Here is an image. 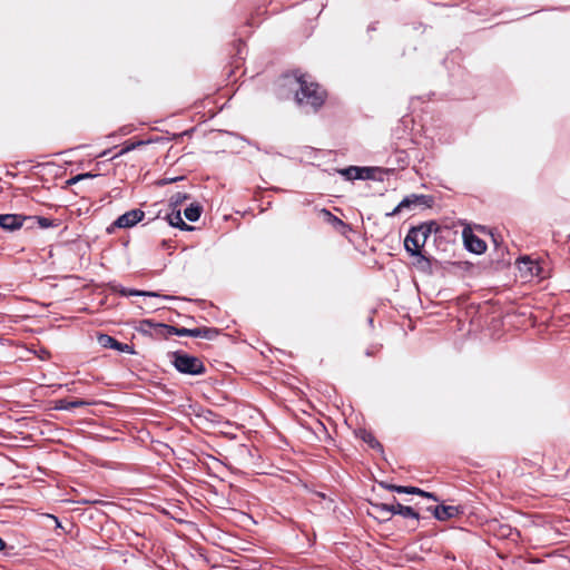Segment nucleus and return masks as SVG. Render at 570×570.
<instances>
[{
    "mask_svg": "<svg viewBox=\"0 0 570 570\" xmlns=\"http://www.w3.org/2000/svg\"><path fill=\"white\" fill-rule=\"evenodd\" d=\"M283 86L295 92V99L299 105L317 108L325 99L324 90L304 75L285 77Z\"/></svg>",
    "mask_w": 570,
    "mask_h": 570,
    "instance_id": "nucleus-1",
    "label": "nucleus"
},
{
    "mask_svg": "<svg viewBox=\"0 0 570 570\" xmlns=\"http://www.w3.org/2000/svg\"><path fill=\"white\" fill-rule=\"evenodd\" d=\"M439 225L435 222L423 223L417 227H413L404 240V246L411 255H419L425 245L431 233H436Z\"/></svg>",
    "mask_w": 570,
    "mask_h": 570,
    "instance_id": "nucleus-2",
    "label": "nucleus"
},
{
    "mask_svg": "<svg viewBox=\"0 0 570 570\" xmlns=\"http://www.w3.org/2000/svg\"><path fill=\"white\" fill-rule=\"evenodd\" d=\"M173 364L181 373L198 375L205 371L203 362L196 357L184 353L173 354Z\"/></svg>",
    "mask_w": 570,
    "mask_h": 570,
    "instance_id": "nucleus-3",
    "label": "nucleus"
},
{
    "mask_svg": "<svg viewBox=\"0 0 570 570\" xmlns=\"http://www.w3.org/2000/svg\"><path fill=\"white\" fill-rule=\"evenodd\" d=\"M340 175L346 178H372L374 176L390 175L389 170L381 167H356L350 166L347 168L340 169Z\"/></svg>",
    "mask_w": 570,
    "mask_h": 570,
    "instance_id": "nucleus-4",
    "label": "nucleus"
},
{
    "mask_svg": "<svg viewBox=\"0 0 570 570\" xmlns=\"http://www.w3.org/2000/svg\"><path fill=\"white\" fill-rule=\"evenodd\" d=\"M518 269L520 272V277L529 282L534 277H541V267L539 264L529 257H522L517 262Z\"/></svg>",
    "mask_w": 570,
    "mask_h": 570,
    "instance_id": "nucleus-5",
    "label": "nucleus"
},
{
    "mask_svg": "<svg viewBox=\"0 0 570 570\" xmlns=\"http://www.w3.org/2000/svg\"><path fill=\"white\" fill-rule=\"evenodd\" d=\"M433 202L434 199L432 196L411 195L405 197L390 215H395L396 213H400L403 208H410L411 206L431 207Z\"/></svg>",
    "mask_w": 570,
    "mask_h": 570,
    "instance_id": "nucleus-6",
    "label": "nucleus"
},
{
    "mask_svg": "<svg viewBox=\"0 0 570 570\" xmlns=\"http://www.w3.org/2000/svg\"><path fill=\"white\" fill-rule=\"evenodd\" d=\"M373 509L377 512L386 511L391 514H401L403 517H411L414 519H419V514L411 507H405L400 503H396V504L375 503V504H373Z\"/></svg>",
    "mask_w": 570,
    "mask_h": 570,
    "instance_id": "nucleus-7",
    "label": "nucleus"
},
{
    "mask_svg": "<svg viewBox=\"0 0 570 570\" xmlns=\"http://www.w3.org/2000/svg\"><path fill=\"white\" fill-rule=\"evenodd\" d=\"M145 214L142 210L139 209H132L130 212L125 213L121 215L116 222L115 225L119 228H128L136 225L138 222H140L144 218Z\"/></svg>",
    "mask_w": 570,
    "mask_h": 570,
    "instance_id": "nucleus-8",
    "label": "nucleus"
},
{
    "mask_svg": "<svg viewBox=\"0 0 570 570\" xmlns=\"http://www.w3.org/2000/svg\"><path fill=\"white\" fill-rule=\"evenodd\" d=\"M463 239L468 249L475 254H481L487 248L485 243L475 235H473L470 228L463 229Z\"/></svg>",
    "mask_w": 570,
    "mask_h": 570,
    "instance_id": "nucleus-9",
    "label": "nucleus"
},
{
    "mask_svg": "<svg viewBox=\"0 0 570 570\" xmlns=\"http://www.w3.org/2000/svg\"><path fill=\"white\" fill-rule=\"evenodd\" d=\"M381 485H383L384 488H386V489H389L391 491H395V492H399V493L419 494V495L432 499L434 501H438L436 497L433 493L425 492V491H423V490H421L419 488L401 487V485L384 484V483H381Z\"/></svg>",
    "mask_w": 570,
    "mask_h": 570,
    "instance_id": "nucleus-10",
    "label": "nucleus"
},
{
    "mask_svg": "<svg viewBox=\"0 0 570 570\" xmlns=\"http://www.w3.org/2000/svg\"><path fill=\"white\" fill-rule=\"evenodd\" d=\"M23 220H24V217L19 216V215H11V214L0 215V226L3 229H8V230H14V229L20 228L22 226Z\"/></svg>",
    "mask_w": 570,
    "mask_h": 570,
    "instance_id": "nucleus-11",
    "label": "nucleus"
},
{
    "mask_svg": "<svg viewBox=\"0 0 570 570\" xmlns=\"http://www.w3.org/2000/svg\"><path fill=\"white\" fill-rule=\"evenodd\" d=\"M98 343L105 348H115L120 352H131L128 344L119 343L114 337L106 334L98 336Z\"/></svg>",
    "mask_w": 570,
    "mask_h": 570,
    "instance_id": "nucleus-12",
    "label": "nucleus"
},
{
    "mask_svg": "<svg viewBox=\"0 0 570 570\" xmlns=\"http://www.w3.org/2000/svg\"><path fill=\"white\" fill-rule=\"evenodd\" d=\"M432 512L438 520L445 521V520H449V519L458 515L459 510H458V508L452 507V505H439V507H435L432 510Z\"/></svg>",
    "mask_w": 570,
    "mask_h": 570,
    "instance_id": "nucleus-13",
    "label": "nucleus"
},
{
    "mask_svg": "<svg viewBox=\"0 0 570 570\" xmlns=\"http://www.w3.org/2000/svg\"><path fill=\"white\" fill-rule=\"evenodd\" d=\"M94 403L95 402H89V401H85V400H67V399H63V400H58V401L55 402V409L56 410H71L73 407L90 405V404H94Z\"/></svg>",
    "mask_w": 570,
    "mask_h": 570,
    "instance_id": "nucleus-14",
    "label": "nucleus"
},
{
    "mask_svg": "<svg viewBox=\"0 0 570 570\" xmlns=\"http://www.w3.org/2000/svg\"><path fill=\"white\" fill-rule=\"evenodd\" d=\"M322 215L324 218L332 224L338 232L344 233V229L346 228V225L337 217L332 215L330 212L323 209Z\"/></svg>",
    "mask_w": 570,
    "mask_h": 570,
    "instance_id": "nucleus-15",
    "label": "nucleus"
},
{
    "mask_svg": "<svg viewBox=\"0 0 570 570\" xmlns=\"http://www.w3.org/2000/svg\"><path fill=\"white\" fill-rule=\"evenodd\" d=\"M357 436L366 442L371 448L380 450L382 449L381 444L376 441L371 432H367L366 430H360L357 432Z\"/></svg>",
    "mask_w": 570,
    "mask_h": 570,
    "instance_id": "nucleus-16",
    "label": "nucleus"
},
{
    "mask_svg": "<svg viewBox=\"0 0 570 570\" xmlns=\"http://www.w3.org/2000/svg\"><path fill=\"white\" fill-rule=\"evenodd\" d=\"M157 327L165 330L167 335L175 334L178 336H189V328H185V327L177 328V327L164 325V324H158Z\"/></svg>",
    "mask_w": 570,
    "mask_h": 570,
    "instance_id": "nucleus-17",
    "label": "nucleus"
},
{
    "mask_svg": "<svg viewBox=\"0 0 570 570\" xmlns=\"http://www.w3.org/2000/svg\"><path fill=\"white\" fill-rule=\"evenodd\" d=\"M185 217L190 222H196L200 216V207L198 205H190L184 212Z\"/></svg>",
    "mask_w": 570,
    "mask_h": 570,
    "instance_id": "nucleus-18",
    "label": "nucleus"
},
{
    "mask_svg": "<svg viewBox=\"0 0 570 570\" xmlns=\"http://www.w3.org/2000/svg\"><path fill=\"white\" fill-rule=\"evenodd\" d=\"M168 220L170 223V225L173 226H177V227H185L186 224L185 222L183 220L181 216H180V212H176V213H173L168 216Z\"/></svg>",
    "mask_w": 570,
    "mask_h": 570,
    "instance_id": "nucleus-19",
    "label": "nucleus"
},
{
    "mask_svg": "<svg viewBox=\"0 0 570 570\" xmlns=\"http://www.w3.org/2000/svg\"><path fill=\"white\" fill-rule=\"evenodd\" d=\"M209 330L207 328H193L189 330V336L198 337V336H206Z\"/></svg>",
    "mask_w": 570,
    "mask_h": 570,
    "instance_id": "nucleus-20",
    "label": "nucleus"
},
{
    "mask_svg": "<svg viewBox=\"0 0 570 570\" xmlns=\"http://www.w3.org/2000/svg\"><path fill=\"white\" fill-rule=\"evenodd\" d=\"M38 223L42 228H48V227L52 226V222L45 217H40L38 219Z\"/></svg>",
    "mask_w": 570,
    "mask_h": 570,
    "instance_id": "nucleus-21",
    "label": "nucleus"
},
{
    "mask_svg": "<svg viewBox=\"0 0 570 570\" xmlns=\"http://www.w3.org/2000/svg\"><path fill=\"white\" fill-rule=\"evenodd\" d=\"M128 295H148V296H157L156 293L153 292H128Z\"/></svg>",
    "mask_w": 570,
    "mask_h": 570,
    "instance_id": "nucleus-22",
    "label": "nucleus"
},
{
    "mask_svg": "<svg viewBox=\"0 0 570 570\" xmlns=\"http://www.w3.org/2000/svg\"><path fill=\"white\" fill-rule=\"evenodd\" d=\"M97 175H94V174H90V173H85V174H78L76 176H73L72 178H80V179H83V178H96Z\"/></svg>",
    "mask_w": 570,
    "mask_h": 570,
    "instance_id": "nucleus-23",
    "label": "nucleus"
},
{
    "mask_svg": "<svg viewBox=\"0 0 570 570\" xmlns=\"http://www.w3.org/2000/svg\"><path fill=\"white\" fill-rule=\"evenodd\" d=\"M215 416H216V415H215L213 412H210V411H207V412L205 413V415H204V417H205L206 420L212 421V422H214V421H215V420H214V417H215Z\"/></svg>",
    "mask_w": 570,
    "mask_h": 570,
    "instance_id": "nucleus-24",
    "label": "nucleus"
},
{
    "mask_svg": "<svg viewBox=\"0 0 570 570\" xmlns=\"http://www.w3.org/2000/svg\"><path fill=\"white\" fill-rule=\"evenodd\" d=\"M47 517L55 521L57 528H61V523L59 522V520L55 515L47 514Z\"/></svg>",
    "mask_w": 570,
    "mask_h": 570,
    "instance_id": "nucleus-25",
    "label": "nucleus"
},
{
    "mask_svg": "<svg viewBox=\"0 0 570 570\" xmlns=\"http://www.w3.org/2000/svg\"><path fill=\"white\" fill-rule=\"evenodd\" d=\"M50 357V353L48 351H41L40 358L47 360Z\"/></svg>",
    "mask_w": 570,
    "mask_h": 570,
    "instance_id": "nucleus-26",
    "label": "nucleus"
},
{
    "mask_svg": "<svg viewBox=\"0 0 570 570\" xmlns=\"http://www.w3.org/2000/svg\"><path fill=\"white\" fill-rule=\"evenodd\" d=\"M4 548V542L2 541V539H0V550H2Z\"/></svg>",
    "mask_w": 570,
    "mask_h": 570,
    "instance_id": "nucleus-27",
    "label": "nucleus"
},
{
    "mask_svg": "<svg viewBox=\"0 0 570 570\" xmlns=\"http://www.w3.org/2000/svg\"><path fill=\"white\" fill-rule=\"evenodd\" d=\"M76 181H77L76 179L67 180V184H72V183H76Z\"/></svg>",
    "mask_w": 570,
    "mask_h": 570,
    "instance_id": "nucleus-28",
    "label": "nucleus"
},
{
    "mask_svg": "<svg viewBox=\"0 0 570 570\" xmlns=\"http://www.w3.org/2000/svg\"><path fill=\"white\" fill-rule=\"evenodd\" d=\"M144 323L147 324V325H151L150 321H145Z\"/></svg>",
    "mask_w": 570,
    "mask_h": 570,
    "instance_id": "nucleus-29",
    "label": "nucleus"
}]
</instances>
